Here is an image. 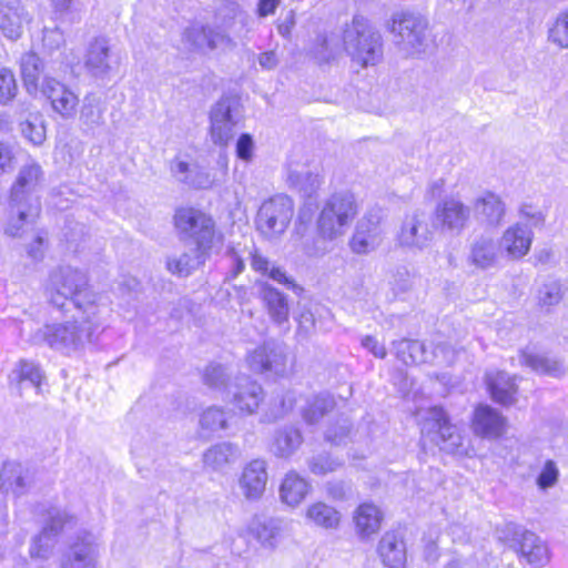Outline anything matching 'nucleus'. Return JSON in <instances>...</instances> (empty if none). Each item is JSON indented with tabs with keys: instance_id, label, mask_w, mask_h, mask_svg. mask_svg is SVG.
<instances>
[{
	"instance_id": "ddd939ff",
	"label": "nucleus",
	"mask_w": 568,
	"mask_h": 568,
	"mask_svg": "<svg viewBox=\"0 0 568 568\" xmlns=\"http://www.w3.org/2000/svg\"><path fill=\"white\" fill-rule=\"evenodd\" d=\"M263 389L260 384L247 376L236 377L227 388L224 397L241 415L254 414L263 400Z\"/></svg>"
},
{
	"instance_id": "603ef678",
	"label": "nucleus",
	"mask_w": 568,
	"mask_h": 568,
	"mask_svg": "<svg viewBox=\"0 0 568 568\" xmlns=\"http://www.w3.org/2000/svg\"><path fill=\"white\" fill-rule=\"evenodd\" d=\"M388 283L396 295L403 294L412 288L413 275L406 266H398L392 271Z\"/></svg>"
},
{
	"instance_id": "7ed1b4c3",
	"label": "nucleus",
	"mask_w": 568,
	"mask_h": 568,
	"mask_svg": "<svg viewBox=\"0 0 568 568\" xmlns=\"http://www.w3.org/2000/svg\"><path fill=\"white\" fill-rule=\"evenodd\" d=\"M358 213L355 196L349 192H336L325 200L318 217L316 230L318 237L313 244L304 243V252L308 256L324 255L327 242L343 236Z\"/></svg>"
},
{
	"instance_id": "f3484780",
	"label": "nucleus",
	"mask_w": 568,
	"mask_h": 568,
	"mask_svg": "<svg viewBox=\"0 0 568 568\" xmlns=\"http://www.w3.org/2000/svg\"><path fill=\"white\" fill-rule=\"evenodd\" d=\"M118 60L111 51L110 41L104 37L94 38L87 48L84 68L98 79L109 77Z\"/></svg>"
},
{
	"instance_id": "4468645a",
	"label": "nucleus",
	"mask_w": 568,
	"mask_h": 568,
	"mask_svg": "<svg viewBox=\"0 0 568 568\" xmlns=\"http://www.w3.org/2000/svg\"><path fill=\"white\" fill-rule=\"evenodd\" d=\"M39 92L49 101L52 111L60 118L70 120L75 116L79 97L67 84L52 77H44Z\"/></svg>"
},
{
	"instance_id": "0e129e2a",
	"label": "nucleus",
	"mask_w": 568,
	"mask_h": 568,
	"mask_svg": "<svg viewBox=\"0 0 568 568\" xmlns=\"http://www.w3.org/2000/svg\"><path fill=\"white\" fill-rule=\"evenodd\" d=\"M64 36L63 32L58 29H48L45 28L43 30V37L42 42L43 47L49 51L52 52L54 50H58L62 44H64Z\"/></svg>"
},
{
	"instance_id": "864d4df0",
	"label": "nucleus",
	"mask_w": 568,
	"mask_h": 568,
	"mask_svg": "<svg viewBox=\"0 0 568 568\" xmlns=\"http://www.w3.org/2000/svg\"><path fill=\"white\" fill-rule=\"evenodd\" d=\"M18 87L12 71L0 68V104H7L17 94Z\"/></svg>"
},
{
	"instance_id": "dca6fc26",
	"label": "nucleus",
	"mask_w": 568,
	"mask_h": 568,
	"mask_svg": "<svg viewBox=\"0 0 568 568\" xmlns=\"http://www.w3.org/2000/svg\"><path fill=\"white\" fill-rule=\"evenodd\" d=\"M432 240L433 230L425 212L415 211L405 216L397 235L400 246L423 250L429 245Z\"/></svg>"
},
{
	"instance_id": "a878e982",
	"label": "nucleus",
	"mask_w": 568,
	"mask_h": 568,
	"mask_svg": "<svg viewBox=\"0 0 568 568\" xmlns=\"http://www.w3.org/2000/svg\"><path fill=\"white\" fill-rule=\"evenodd\" d=\"M378 221L363 219L349 240V247L355 254H367L374 251L382 241Z\"/></svg>"
},
{
	"instance_id": "c03bdc74",
	"label": "nucleus",
	"mask_w": 568,
	"mask_h": 568,
	"mask_svg": "<svg viewBox=\"0 0 568 568\" xmlns=\"http://www.w3.org/2000/svg\"><path fill=\"white\" fill-rule=\"evenodd\" d=\"M302 442L303 437L297 428L285 427L275 434L272 450L277 457L288 458L297 450Z\"/></svg>"
},
{
	"instance_id": "72a5a7b5",
	"label": "nucleus",
	"mask_w": 568,
	"mask_h": 568,
	"mask_svg": "<svg viewBox=\"0 0 568 568\" xmlns=\"http://www.w3.org/2000/svg\"><path fill=\"white\" fill-rule=\"evenodd\" d=\"M30 485L29 471L16 462H7L0 471V487L6 493L22 495Z\"/></svg>"
},
{
	"instance_id": "c85d7f7f",
	"label": "nucleus",
	"mask_w": 568,
	"mask_h": 568,
	"mask_svg": "<svg viewBox=\"0 0 568 568\" xmlns=\"http://www.w3.org/2000/svg\"><path fill=\"white\" fill-rule=\"evenodd\" d=\"M310 481L296 471H288L280 486V499L291 508L298 507L311 491Z\"/></svg>"
},
{
	"instance_id": "8fccbe9b",
	"label": "nucleus",
	"mask_w": 568,
	"mask_h": 568,
	"mask_svg": "<svg viewBox=\"0 0 568 568\" xmlns=\"http://www.w3.org/2000/svg\"><path fill=\"white\" fill-rule=\"evenodd\" d=\"M204 383L213 388L222 392L224 397L227 395V388L231 384L226 383V374L224 367L217 364H211L204 372Z\"/></svg>"
},
{
	"instance_id": "3c124183",
	"label": "nucleus",
	"mask_w": 568,
	"mask_h": 568,
	"mask_svg": "<svg viewBox=\"0 0 568 568\" xmlns=\"http://www.w3.org/2000/svg\"><path fill=\"white\" fill-rule=\"evenodd\" d=\"M296 404V396L293 390H286L273 399L270 409V418L278 419L291 412Z\"/></svg>"
},
{
	"instance_id": "49530a36",
	"label": "nucleus",
	"mask_w": 568,
	"mask_h": 568,
	"mask_svg": "<svg viewBox=\"0 0 568 568\" xmlns=\"http://www.w3.org/2000/svg\"><path fill=\"white\" fill-rule=\"evenodd\" d=\"M307 466L312 474L325 476L338 470L343 466V460L333 457L328 453H321L308 458Z\"/></svg>"
},
{
	"instance_id": "2f4dec72",
	"label": "nucleus",
	"mask_w": 568,
	"mask_h": 568,
	"mask_svg": "<svg viewBox=\"0 0 568 568\" xmlns=\"http://www.w3.org/2000/svg\"><path fill=\"white\" fill-rule=\"evenodd\" d=\"M182 40L189 50H213L225 41V37L211 28L193 24L184 30Z\"/></svg>"
},
{
	"instance_id": "e2e57ef3",
	"label": "nucleus",
	"mask_w": 568,
	"mask_h": 568,
	"mask_svg": "<svg viewBox=\"0 0 568 568\" xmlns=\"http://www.w3.org/2000/svg\"><path fill=\"white\" fill-rule=\"evenodd\" d=\"M193 165L194 164H191L184 160H181L180 158H175L174 160L171 161L170 169H171L173 176L178 181H180L184 184H187L189 179L193 171Z\"/></svg>"
},
{
	"instance_id": "39448f33",
	"label": "nucleus",
	"mask_w": 568,
	"mask_h": 568,
	"mask_svg": "<svg viewBox=\"0 0 568 568\" xmlns=\"http://www.w3.org/2000/svg\"><path fill=\"white\" fill-rule=\"evenodd\" d=\"M174 226L181 239H190L200 251L213 250L221 243L213 219L194 207H179L173 216Z\"/></svg>"
},
{
	"instance_id": "a18cd8bd",
	"label": "nucleus",
	"mask_w": 568,
	"mask_h": 568,
	"mask_svg": "<svg viewBox=\"0 0 568 568\" xmlns=\"http://www.w3.org/2000/svg\"><path fill=\"white\" fill-rule=\"evenodd\" d=\"M334 407L335 399L332 395L320 394L307 404L303 410V418L310 425L317 424Z\"/></svg>"
},
{
	"instance_id": "f03ea898",
	"label": "nucleus",
	"mask_w": 568,
	"mask_h": 568,
	"mask_svg": "<svg viewBox=\"0 0 568 568\" xmlns=\"http://www.w3.org/2000/svg\"><path fill=\"white\" fill-rule=\"evenodd\" d=\"M47 295L49 304L60 311H64L70 303L77 312L90 314L106 308L102 296L89 287L87 274L71 266H61L51 273Z\"/></svg>"
},
{
	"instance_id": "412c9836",
	"label": "nucleus",
	"mask_w": 568,
	"mask_h": 568,
	"mask_svg": "<svg viewBox=\"0 0 568 568\" xmlns=\"http://www.w3.org/2000/svg\"><path fill=\"white\" fill-rule=\"evenodd\" d=\"M532 239V230L524 222H517L504 231L498 245L501 253L505 252L508 257L519 260L528 254Z\"/></svg>"
},
{
	"instance_id": "9d476101",
	"label": "nucleus",
	"mask_w": 568,
	"mask_h": 568,
	"mask_svg": "<svg viewBox=\"0 0 568 568\" xmlns=\"http://www.w3.org/2000/svg\"><path fill=\"white\" fill-rule=\"evenodd\" d=\"M240 120L239 101L232 97L221 98L210 112V132L213 143L226 145L233 139Z\"/></svg>"
},
{
	"instance_id": "6ab92c4d",
	"label": "nucleus",
	"mask_w": 568,
	"mask_h": 568,
	"mask_svg": "<svg viewBox=\"0 0 568 568\" xmlns=\"http://www.w3.org/2000/svg\"><path fill=\"white\" fill-rule=\"evenodd\" d=\"M31 16L19 0H0V31L10 40L19 39Z\"/></svg>"
},
{
	"instance_id": "f257e3e1",
	"label": "nucleus",
	"mask_w": 568,
	"mask_h": 568,
	"mask_svg": "<svg viewBox=\"0 0 568 568\" xmlns=\"http://www.w3.org/2000/svg\"><path fill=\"white\" fill-rule=\"evenodd\" d=\"M103 313L101 311H94V314L78 312V316L73 320L47 324L31 335V342L37 345L44 344L53 351L71 355L98 341L103 332Z\"/></svg>"
},
{
	"instance_id": "5fc2aeb1",
	"label": "nucleus",
	"mask_w": 568,
	"mask_h": 568,
	"mask_svg": "<svg viewBox=\"0 0 568 568\" xmlns=\"http://www.w3.org/2000/svg\"><path fill=\"white\" fill-rule=\"evenodd\" d=\"M561 298V285L556 281L544 284L538 291V301L541 306L556 305Z\"/></svg>"
},
{
	"instance_id": "4d7b16f0",
	"label": "nucleus",
	"mask_w": 568,
	"mask_h": 568,
	"mask_svg": "<svg viewBox=\"0 0 568 568\" xmlns=\"http://www.w3.org/2000/svg\"><path fill=\"white\" fill-rule=\"evenodd\" d=\"M428 346V352H436L438 357L429 359L427 363L434 365H452L456 358L457 352L452 348L447 343H432Z\"/></svg>"
},
{
	"instance_id": "20e7f679",
	"label": "nucleus",
	"mask_w": 568,
	"mask_h": 568,
	"mask_svg": "<svg viewBox=\"0 0 568 568\" xmlns=\"http://www.w3.org/2000/svg\"><path fill=\"white\" fill-rule=\"evenodd\" d=\"M343 42L351 59L363 68L376 65L383 59L382 34L362 16H355L346 26Z\"/></svg>"
},
{
	"instance_id": "79ce46f5",
	"label": "nucleus",
	"mask_w": 568,
	"mask_h": 568,
	"mask_svg": "<svg viewBox=\"0 0 568 568\" xmlns=\"http://www.w3.org/2000/svg\"><path fill=\"white\" fill-rule=\"evenodd\" d=\"M250 531L262 547L274 549L281 538L282 524L274 518L255 520L251 524Z\"/></svg>"
},
{
	"instance_id": "ea45409f",
	"label": "nucleus",
	"mask_w": 568,
	"mask_h": 568,
	"mask_svg": "<svg viewBox=\"0 0 568 568\" xmlns=\"http://www.w3.org/2000/svg\"><path fill=\"white\" fill-rule=\"evenodd\" d=\"M261 297L273 322L283 324L288 320L286 296L267 283L262 284Z\"/></svg>"
},
{
	"instance_id": "bf43d9fd",
	"label": "nucleus",
	"mask_w": 568,
	"mask_h": 568,
	"mask_svg": "<svg viewBox=\"0 0 568 568\" xmlns=\"http://www.w3.org/2000/svg\"><path fill=\"white\" fill-rule=\"evenodd\" d=\"M519 215L526 221L524 224L528 225L531 230L532 227L541 226L545 223V216L542 212L529 204H524L520 206Z\"/></svg>"
},
{
	"instance_id": "bb28decb",
	"label": "nucleus",
	"mask_w": 568,
	"mask_h": 568,
	"mask_svg": "<svg viewBox=\"0 0 568 568\" xmlns=\"http://www.w3.org/2000/svg\"><path fill=\"white\" fill-rule=\"evenodd\" d=\"M105 111L106 103L102 97L97 93L85 94L80 108V125L85 132L94 133L95 130L104 125Z\"/></svg>"
},
{
	"instance_id": "c9c22d12",
	"label": "nucleus",
	"mask_w": 568,
	"mask_h": 568,
	"mask_svg": "<svg viewBox=\"0 0 568 568\" xmlns=\"http://www.w3.org/2000/svg\"><path fill=\"white\" fill-rule=\"evenodd\" d=\"M212 250L200 251L197 246L190 252L168 258V270L179 276H189L210 257Z\"/></svg>"
},
{
	"instance_id": "7c9ffc66",
	"label": "nucleus",
	"mask_w": 568,
	"mask_h": 568,
	"mask_svg": "<svg viewBox=\"0 0 568 568\" xmlns=\"http://www.w3.org/2000/svg\"><path fill=\"white\" fill-rule=\"evenodd\" d=\"M353 518L356 534L362 540H365L378 532L383 514L376 505L363 503L355 509Z\"/></svg>"
},
{
	"instance_id": "423d86ee",
	"label": "nucleus",
	"mask_w": 568,
	"mask_h": 568,
	"mask_svg": "<svg viewBox=\"0 0 568 568\" xmlns=\"http://www.w3.org/2000/svg\"><path fill=\"white\" fill-rule=\"evenodd\" d=\"M422 437L447 453H458L463 437L458 427L449 423L442 407H429L420 414Z\"/></svg>"
},
{
	"instance_id": "774afa93",
	"label": "nucleus",
	"mask_w": 568,
	"mask_h": 568,
	"mask_svg": "<svg viewBox=\"0 0 568 568\" xmlns=\"http://www.w3.org/2000/svg\"><path fill=\"white\" fill-rule=\"evenodd\" d=\"M13 160L12 148L7 143L0 142V175L13 169Z\"/></svg>"
},
{
	"instance_id": "69168bd1",
	"label": "nucleus",
	"mask_w": 568,
	"mask_h": 568,
	"mask_svg": "<svg viewBox=\"0 0 568 568\" xmlns=\"http://www.w3.org/2000/svg\"><path fill=\"white\" fill-rule=\"evenodd\" d=\"M212 184L213 179L211 178L210 173L200 168L197 164H194L192 174L186 185L195 189H207Z\"/></svg>"
},
{
	"instance_id": "a19ab883",
	"label": "nucleus",
	"mask_w": 568,
	"mask_h": 568,
	"mask_svg": "<svg viewBox=\"0 0 568 568\" xmlns=\"http://www.w3.org/2000/svg\"><path fill=\"white\" fill-rule=\"evenodd\" d=\"M20 69L27 92L31 95L38 94L41 90L39 80L43 71L42 60L33 52L24 53L20 60Z\"/></svg>"
},
{
	"instance_id": "1a4fd4ad",
	"label": "nucleus",
	"mask_w": 568,
	"mask_h": 568,
	"mask_svg": "<svg viewBox=\"0 0 568 568\" xmlns=\"http://www.w3.org/2000/svg\"><path fill=\"white\" fill-rule=\"evenodd\" d=\"M294 213L293 200L277 194L265 201L257 213L256 225L262 234L273 237L285 232Z\"/></svg>"
},
{
	"instance_id": "393cba45",
	"label": "nucleus",
	"mask_w": 568,
	"mask_h": 568,
	"mask_svg": "<svg viewBox=\"0 0 568 568\" xmlns=\"http://www.w3.org/2000/svg\"><path fill=\"white\" fill-rule=\"evenodd\" d=\"M305 523L324 530H337L341 527L342 514L325 501H314L304 510Z\"/></svg>"
},
{
	"instance_id": "2eb2a0df",
	"label": "nucleus",
	"mask_w": 568,
	"mask_h": 568,
	"mask_svg": "<svg viewBox=\"0 0 568 568\" xmlns=\"http://www.w3.org/2000/svg\"><path fill=\"white\" fill-rule=\"evenodd\" d=\"M99 546L97 537L88 531L78 535L62 555L59 568H97Z\"/></svg>"
},
{
	"instance_id": "5701e85b",
	"label": "nucleus",
	"mask_w": 568,
	"mask_h": 568,
	"mask_svg": "<svg viewBox=\"0 0 568 568\" xmlns=\"http://www.w3.org/2000/svg\"><path fill=\"white\" fill-rule=\"evenodd\" d=\"M473 427L476 435L496 439L505 434L506 419L497 409L480 405L474 413Z\"/></svg>"
},
{
	"instance_id": "0eeeda50",
	"label": "nucleus",
	"mask_w": 568,
	"mask_h": 568,
	"mask_svg": "<svg viewBox=\"0 0 568 568\" xmlns=\"http://www.w3.org/2000/svg\"><path fill=\"white\" fill-rule=\"evenodd\" d=\"M427 27L425 18L409 12H398L392 17L390 32L400 50L408 55H418L429 45Z\"/></svg>"
},
{
	"instance_id": "6e6d98bb",
	"label": "nucleus",
	"mask_w": 568,
	"mask_h": 568,
	"mask_svg": "<svg viewBox=\"0 0 568 568\" xmlns=\"http://www.w3.org/2000/svg\"><path fill=\"white\" fill-rule=\"evenodd\" d=\"M351 434V425L346 418H342L335 425H332L325 432V439L333 445H342L346 443Z\"/></svg>"
},
{
	"instance_id": "a211bd4d",
	"label": "nucleus",
	"mask_w": 568,
	"mask_h": 568,
	"mask_svg": "<svg viewBox=\"0 0 568 568\" xmlns=\"http://www.w3.org/2000/svg\"><path fill=\"white\" fill-rule=\"evenodd\" d=\"M435 223L443 230L459 234L467 225L470 210L456 199H446L435 209Z\"/></svg>"
},
{
	"instance_id": "37998d69",
	"label": "nucleus",
	"mask_w": 568,
	"mask_h": 568,
	"mask_svg": "<svg viewBox=\"0 0 568 568\" xmlns=\"http://www.w3.org/2000/svg\"><path fill=\"white\" fill-rule=\"evenodd\" d=\"M519 362L521 365L530 367L538 374L552 377H558L565 372L564 366L559 361L540 354L529 353L527 351L520 353Z\"/></svg>"
},
{
	"instance_id": "052dcab7",
	"label": "nucleus",
	"mask_w": 568,
	"mask_h": 568,
	"mask_svg": "<svg viewBox=\"0 0 568 568\" xmlns=\"http://www.w3.org/2000/svg\"><path fill=\"white\" fill-rule=\"evenodd\" d=\"M254 148L253 138L247 133H243L236 141V156L242 161L250 162L253 158Z\"/></svg>"
},
{
	"instance_id": "aec40b11",
	"label": "nucleus",
	"mask_w": 568,
	"mask_h": 568,
	"mask_svg": "<svg viewBox=\"0 0 568 568\" xmlns=\"http://www.w3.org/2000/svg\"><path fill=\"white\" fill-rule=\"evenodd\" d=\"M268 479L267 464L264 459H253L247 463L240 476L239 487L247 500H258Z\"/></svg>"
},
{
	"instance_id": "473e14b6",
	"label": "nucleus",
	"mask_w": 568,
	"mask_h": 568,
	"mask_svg": "<svg viewBox=\"0 0 568 568\" xmlns=\"http://www.w3.org/2000/svg\"><path fill=\"white\" fill-rule=\"evenodd\" d=\"M518 551L534 567H542L549 561L547 545L529 530L521 532Z\"/></svg>"
},
{
	"instance_id": "de8ad7c7",
	"label": "nucleus",
	"mask_w": 568,
	"mask_h": 568,
	"mask_svg": "<svg viewBox=\"0 0 568 568\" xmlns=\"http://www.w3.org/2000/svg\"><path fill=\"white\" fill-rule=\"evenodd\" d=\"M200 423L211 432L223 430L229 428V416L224 409L212 406L203 412Z\"/></svg>"
},
{
	"instance_id": "e433bc0d",
	"label": "nucleus",
	"mask_w": 568,
	"mask_h": 568,
	"mask_svg": "<svg viewBox=\"0 0 568 568\" xmlns=\"http://www.w3.org/2000/svg\"><path fill=\"white\" fill-rule=\"evenodd\" d=\"M515 377L505 372L489 373L486 376L487 386L493 399L503 405L514 403V396L517 393Z\"/></svg>"
},
{
	"instance_id": "6e6552de",
	"label": "nucleus",
	"mask_w": 568,
	"mask_h": 568,
	"mask_svg": "<svg viewBox=\"0 0 568 568\" xmlns=\"http://www.w3.org/2000/svg\"><path fill=\"white\" fill-rule=\"evenodd\" d=\"M42 170L39 164L31 163L24 165L11 189L10 201L17 205L19 220L38 217L41 211L39 197L33 193L42 182Z\"/></svg>"
},
{
	"instance_id": "13d9d810",
	"label": "nucleus",
	"mask_w": 568,
	"mask_h": 568,
	"mask_svg": "<svg viewBox=\"0 0 568 568\" xmlns=\"http://www.w3.org/2000/svg\"><path fill=\"white\" fill-rule=\"evenodd\" d=\"M327 496L335 501H345L351 497L352 486L344 480L328 481L325 486Z\"/></svg>"
},
{
	"instance_id": "cd10ccee",
	"label": "nucleus",
	"mask_w": 568,
	"mask_h": 568,
	"mask_svg": "<svg viewBox=\"0 0 568 568\" xmlns=\"http://www.w3.org/2000/svg\"><path fill=\"white\" fill-rule=\"evenodd\" d=\"M9 377L10 382L17 385L20 396H22V386L26 383L34 387L37 394H42V385L47 381L41 366L29 359L18 361Z\"/></svg>"
},
{
	"instance_id": "f8f14e48",
	"label": "nucleus",
	"mask_w": 568,
	"mask_h": 568,
	"mask_svg": "<svg viewBox=\"0 0 568 568\" xmlns=\"http://www.w3.org/2000/svg\"><path fill=\"white\" fill-rule=\"evenodd\" d=\"M70 519L65 511L57 508L50 509L41 532L31 540L30 557L36 560H48L53 554L59 532Z\"/></svg>"
},
{
	"instance_id": "f704fd0d",
	"label": "nucleus",
	"mask_w": 568,
	"mask_h": 568,
	"mask_svg": "<svg viewBox=\"0 0 568 568\" xmlns=\"http://www.w3.org/2000/svg\"><path fill=\"white\" fill-rule=\"evenodd\" d=\"M396 356L404 364H422L438 357L436 352H428V346L415 339H400L394 343Z\"/></svg>"
},
{
	"instance_id": "b1692460",
	"label": "nucleus",
	"mask_w": 568,
	"mask_h": 568,
	"mask_svg": "<svg viewBox=\"0 0 568 568\" xmlns=\"http://www.w3.org/2000/svg\"><path fill=\"white\" fill-rule=\"evenodd\" d=\"M501 251L498 243L488 235L476 237L469 246L467 261L479 270H488L498 264Z\"/></svg>"
},
{
	"instance_id": "c756f323",
	"label": "nucleus",
	"mask_w": 568,
	"mask_h": 568,
	"mask_svg": "<svg viewBox=\"0 0 568 568\" xmlns=\"http://www.w3.org/2000/svg\"><path fill=\"white\" fill-rule=\"evenodd\" d=\"M478 219L489 226H499L506 215V205L499 195L486 192L474 202Z\"/></svg>"
},
{
	"instance_id": "09e8293b",
	"label": "nucleus",
	"mask_w": 568,
	"mask_h": 568,
	"mask_svg": "<svg viewBox=\"0 0 568 568\" xmlns=\"http://www.w3.org/2000/svg\"><path fill=\"white\" fill-rule=\"evenodd\" d=\"M548 39L559 48H568V11L560 13L548 31Z\"/></svg>"
},
{
	"instance_id": "4be33fe9",
	"label": "nucleus",
	"mask_w": 568,
	"mask_h": 568,
	"mask_svg": "<svg viewBox=\"0 0 568 568\" xmlns=\"http://www.w3.org/2000/svg\"><path fill=\"white\" fill-rule=\"evenodd\" d=\"M377 554L386 568H405L406 545L399 531H386L377 546Z\"/></svg>"
},
{
	"instance_id": "9b49d317",
	"label": "nucleus",
	"mask_w": 568,
	"mask_h": 568,
	"mask_svg": "<svg viewBox=\"0 0 568 568\" xmlns=\"http://www.w3.org/2000/svg\"><path fill=\"white\" fill-rule=\"evenodd\" d=\"M247 363L252 371L285 376L290 369L286 347L275 342H266L247 355Z\"/></svg>"
},
{
	"instance_id": "338daca9",
	"label": "nucleus",
	"mask_w": 568,
	"mask_h": 568,
	"mask_svg": "<svg viewBox=\"0 0 568 568\" xmlns=\"http://www.w3.org/2000/svg\"><path fill=\"white\" fill-rule=\"evenodd\" d=\"M23 135L34 145H40L45 140V129L42 124H33L29 121L22 123Z\"/></svg>"
},
{
	"instance_id": "4c0bfd02",
	"label": "nucleus",
	"mask_w": 568,
	"mask_h": 568,
	"mask_svg": "<svg viewBox=\"0 0 568 568\" xmlns=\"http://www.w3.org/2000/svg\"><path fill=\"white\" fill-rule=\"evenodd\" d=\"M287 182L302 196L312 199L315 196L323 184V178L308 169H290Z\"/></svg>"
},
{
	"instance_id": "680f3d73",
	"label": "nucleus",
	"mask_w": 568,
	"mask_h": 568,
	"mask_svg": "<svg viewBox=\"0 0 568 568\" xmlns=\"http://www.w3.org/2000/svg\"><path fill=\"white\" fill-rule=\"evenodd\" d=\"M558 480V469L554 462L548 460L537 478V484L541 489L552 487Z\"/></svg>"
},
{
	"instance_id": "58836bf2",
	"label": "nucleus",
	"mask_w": 568,
	"mask_h": 568,
	"mask_svg": "<svg viewBox=\"0 0 568 568\" xmlns=\"http://www.w3.org/2000/svg\"><path fill=\"white\" fill-rule=\"evenodd\" d=\"M240 456L239 447L232 443L222 442L207 448L203 454L205 467L222 470L234 463Z\"/></svg>"
}]
</instances>
